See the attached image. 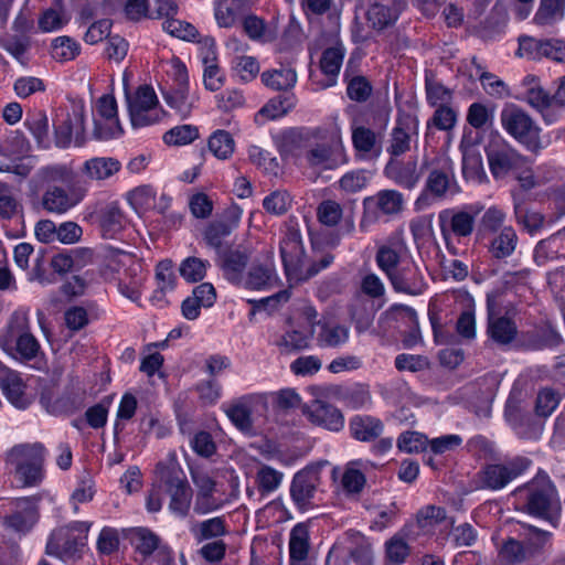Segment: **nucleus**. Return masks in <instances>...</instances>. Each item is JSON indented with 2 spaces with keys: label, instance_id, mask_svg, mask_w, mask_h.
I'll list each match as a JSON object with an SVG mask.
<instances>
[{
  "label": "nucleus",
  "instance_id": "nucleus-22",
  "mask_svg": "<svg viewBox=\"0 0 565 565\" xmlns=\"http://www.w3.org/2000/svg\"><path fill=\"white\" fill-rule=\"evenodd\" d=\"M488 306V329L487 332L491 340L500 345L510 344L518 334L515 322L508 318L495 316L493 312V300L490 296L487 299Z\"/></svg>",
  "mask_w": 565,
  "mask_h": 565
},
{
  "label": "nucleus",
  "instance_id": "nucleus-40",
  "mask_svg": "<svg viewBox=\"0 0 565 565\" xmlns=\"http://www.w3.org/2000/svg\"><path fill=\"white\" fill-rule=\"evenodd\" d=\"M23 205L15 196L12 188L4 182H0V220L11 221L22 216Z\"/></svg>",
  "mask_w": 565,
  "mask_h": 565
},
{
  "label": "nucleus",
  "instance_id": "nucleus-44",
  "mask_svg": "<svg viewBox=\"0 0 565 565\" xmlns=\"http://www.w3.org/2000/svg\"><path fill=\"white\" fill-rule=\"evenodd\" d=\"M565 0H541L534 15L537 25H551L564 17Z\"/></svg>",
  "mask_w": 565,
  "mask_h": 565
},
{
  "label": "nucleus",
  "instance_id": "nucleus-43",
  "mask_svg": "<svg viewBox=\"0 0 565 565\" xmlns=\"http://www.w3.org/2000/svg\"><path fill=\"white\" fill-rule=\"evenodd\" d=\"M276 281L275 269L270 265H253L248 270L245 286L249 289L260 290L273 286Z\"/></svg>",
  "mask_w": 565,
  "mask_h": 565
},
{
  "label": "nucleus",
  "instance_id": "nucleus-54",
  "mask_svg": "<svg viewBox=\"0 0 565 565\" xmlns=\"http://www.w3.org/2000/svg\"><path fill=\"white\" fill-rule=\"evenodd\" d=\"M199 137V130L192 125L177 126L163 135L167 145L183 146L191 143Z\"/></svg>",
  "mask_w": 565,
  "mask_h": 565
},
{
  "label": "nucleus",
  "instance_id": "nucleus-24",
  "mask_svg": "<svg viewBox=\"0 0 565 565\" xmlns=\"http://www.w3.org/2000/svg\"><path fill=\"white\" fill-rule=\"evenodd\" d=\"M399 15L397 0H374L366 11V20L376 31L393 25Z\"/></svg>",
  "mask_w": 565,
  "mask_h": 565
},
{
  "label": "nucleus",
  "instance_id": "nucleus-46",
  "mask_svg": "<svg viewBox=\"0 0 565 565\" xmlns=\"http://www.w3.org/2000/svg\"><path fill=\"white\" fill-rule=\"evenodd\" d=\"M25 126L41 147L49 145V119L43 110L28 113Z\"/></svg>",
  "mask_w": 565,
  "mask_h": 565
},
{
  "label": "nucleus",
  "instance_id": "nucleus-12",
  "mask_svg": "<svg viewBox=\"0 0 565 565\" xmlns=\"http://www.w3.org/2000/svg\"><path fill=\"white\" fill-rule=\"evenodd\" d=\"M303 416L317 427L338 433L344 427V415L337 406L323 401L313 399L301 408Z\"/></svg>",
  "mask_w": 565,
  "mask_h": 565
},
{
  "label": "nucleus",
  "instance_id": "nucleus-13",
  "mask_svg": "<svg viewBox=\"0 0 565 565\" xmlns=\"http://www.w3.org/2000/svg\"><path fill=\"white\" fill-rule=\"evenodd\" d=\"M419 121L416 115L409 113L398 114L392 129L386 151L392 158H397L411 150L413 138H417Z\"/></svg>",
  "mask_w": 565,
  "mask_h": 565
},
{
  "label": "nucleus",
  "instance_id": "nucleus-47",
  "mask_svg": "<svg viewBox=\"0 0 565 565\" xmlns=\"http://www.w3.org/2000/svg\"><path fill=\"white\" fill-rule=\"evenodd\" d=\"M210 151L218 159L225 160L234 152L235 141L226 130H216L209 138Z\"/></svg>",
  "mask_w": 565,
  "mask_h": 565
},
{
  "label": "nucleus",
  "instance_id": "nucleus-16",
  "mask_svg": "<svg viewBox=\"0 0 565 565\" xmlns=\"http://www.w3.org/2000/svg\"><path fill=\"white\" fill-rule=\"evenodd\" d=\"M388 280L396 292L411 296L422 295L427 288L420 268L413 260L402 263L398 269L388 277Z\"/></svg>",
  "mask_w": 565,
  "mask_h": 565
},
{
  "label": "nucleus",
  "instance_id": "nucleus-55",
  "mask_svg": "<svg viewBox=\"0 0 565 565\" xmlns=\"http://www.w3.org/2000/svg\"><path fill=\"white\" fill-rule=\"evenodd\" d=\"M558 257V237L556 236L540 241L534 248L533 258L539 266H544L547 262Z\"/></svg>",
  "mask_w": 565,
  "mask_h": 565
},
{
  "label": "nucleus",
  "instance_id": "nucleus-31",
  "mask_svg": "<svg viewBox=\"0 0 565 565\" xmlns=\"http://www.w3.org/2000/svg\"><path fill=\"white\" fill-rule=\"evenodd\" d=\"M519 238L513 227H502L500 233L490 241L488 252L494 259H505L514 253Z\"/></svg>",
  "mask_w": 565,
  "mask_h": 565
},
{
  "label": "nucleus",
  "instance_id": "nucleus-2",
  "mask_svg": "<svg viewBox=\"0 0 565 565\" xmlns=\"http://www.w3.org/2000/svg\"><path fill=\"white\" fill-rule=\"evenodd\" d=\"M513 493L519 498L521 511L556 526L559 503L556 488L548 476L539 473L527 483L516 488Z\"/></svg>",
  "mask_w": 565,
  "mask_h": 565
},
{
  "label": "nucleus",
  "instance_id": "nucleus-3",
  "mask_svg": "<svg viewBox=\"0 0 565 565\" xmlns=\"http://www.w3.org/2000/svg\"><path fill=\"white\" fill-rule=\"evenodd\" d=\"M89 525L85 522H73L66 526L55 529L46 543L45 553L63 562L81 557L86 545Z\"/></svg>",
  "mask_w": 565,
  "mask_h": 565
},
{
  "label": "nucleus",
  "instance_id": "nucleus-9",
  "mask_svg": "<svg viewBox=\"0 0 565 565\" xmlns=\"http://www.w3.org/2000/svg\"><path fill=\"white\" fill-rule=\"evenodd\" d=\"M87 191V184H73L66 189L51 184L45 189L41 203L45 211L63 214L77 205L85 198Z\"/></svg>",
  "mask_w": 565,
  "mask_h": 565
},
{
  "label": "nucleus",
  "instance_id": "nucleus-48",
  "mask_svg": "<svg viewBox=\"0 0 565 565\" xmlns=\"http://www.w3.org/2000/svg\"><path fill=\"white\" fill-rule=\"evenodd\" d=\"M349 339V329L341 324L323 323L321 326L318 341L324 347H339Z\"/></svg>",
  "mask_w": 565,
  "mask_h": 565
},
{
  "label": "nucleus",
  "instance_id": "nucleus-33",
  "mask_svg": "<svg viewBox=\"0 0 565 565\" xmlns=\"http://www.w3.org/2000/svg\"><path fill=\"white\" fill-rule=\"evenodd\" d=\"M10 337L14 340L15 350L22 360L30 361L36 358L40 343L24 326H10Z\"/></svg>",
  "mask_w": 565,
  "mask_h": 565
},
{
  "label": "nucleus",
  "instance_id": "nucleus-58",
  "mask_svg": "<svg viewBox=\"0 0 565 565\" xmlns=\"http://www.w3.org/2000/svg\"><path fill=\"white\" fill-rule=\"evenodd\" d=\"M492 110L481 103H473L467 111V121L475 129H484L492 125Z\"/></svg>",
  "mask_w": 565,
  "mask_h": 565
},
{
  "label": "nucleus",
  "instance_id": "nucleus-45",
  "mask_svg": "<svg viewBox=\"0 0 565 565\" xmlns=\"http://www.w3.org/2000/svg\"><path fill=\"white\" fill-rule=\"evenodd\" d=\"M297 99L294 93L287 92L271 98L260 110L259 115L269 119L285 116L296 106Z\"/></svg>",
  "mask_w": 565,
  "mask_h": 565
},
{
  "label": "nucleus",
  "instance_id": "nucleus-36",
  "mask_svg": "<svg viewBox=\"0 0 565 565\" xmlns=\"http://www.w3.org/2000/svg\"><path fill=\"white\" fill-rule=\"evenodd\" d=\"M348 539L353 546L349 550V557L356 565H373L374 554L372 543L360 532H347Z\"/></svg>",
  "mask_w": 565,
  "mask_h": 565
},
{
  "label": "nucleus",
  "instance_id": "nucleus-30",
  "mask_svg": "<svg viewBox=\"0 0 565 565\" xmlns=\"http://www.w3.org/2000/svg\"><path fill=\"white\" fill-rule=\"evenodd\" d=\"M249 260V253L241 249H230L222 255L221 267L224 276L233 284L242 281L243 271Z\"/></svg>",
  "mask_w": 565,
  "mask_h": 565
},
{
  "label": "nucleus",
  "instance_id": "nucleus-56",
  "mask_svg": "<svg viewBox=\"0 0 565 565\" xmlns=\"http://www.w3.org/2000/svg\"><path fill=\"white\" fill-rule=\"evenodd\" d=\"M500 555L510 564H521L531 557L524 543L511 537L503 543Z\"/></svg>",
  "mask_w": 565,
  "mask_h": 565
},
{
  "label": "nucleus",
  "instance_id": "nucleus-8",
  "mask_svg": "<svg viewBox=\"0 0 565 565\" xmlns=\"http://www.w3.org/2000/svg\"><path fill=\"white\" fill-rule=\"evenodd\" d=\"M486 154L490 171L495 179H501L509 172L522 170L526 166V159L501 137L489 141Z\"/></svg>",
  "mask_w": 565,
  "mask_h": 565
},
{
  "label": "nucleus",
  "instance_id": "nucleus-61",
  "mask_svg": "<svg viewBox=\"0 0 565 565\" xmlns=\"http://www.w3.org/2000/svg\"><path fill=\"white\" fill-rule=\"evenodd\" d=\"M226 415L241 431L249 433L253 428L252 412L244 404H235L226 409Z\"/></svg>",
  "mask_w": 565,
  "mask_h": 565
},
{
  "label": "nucleus",
  "instance_id": "nucleus-29",
  "mask_svg": "<svg viewBox=\"0 0 565 565\" xmlns=\"http://www.w3.org/2000/svg\"><path fill=\"white\" fill-rule=\"evenodd\" d=\"M524 84L527 86L525 90L526 102L536 110H539L546 124H552L548 114L545 113L548 108L554 107L553 96H550L541 86L537 85L535 76H526Z\"/></svg>",
  "mask_w": 565,
  "mask_h": 565
},
{
  "label": "nucleus",
  "instance_id": "nucleus-26",
  "mask_svg": "<svg viewBox=\"0 0 565 565\" xmlns=\"http://www.w3.org/2000/svg\"><path fill=\"white\" fill-rule=\"evenodd\" d=\"M404 195L397 190L385 189L379 191L373 196H367L363 200L364 207L372 204L377 211L386 216H395L404 210Z\"/></svg>",
  "mask_w": 565,
  "mask_h": 565
},
{
  "label": "nucleus",
  "instance_id": "nucleus-41",
  "mask_svg": "<svg viewBox=\"0 0 565 565\" xmlns=\"http://www.w3.org/2000/svg\"><path fill=\"white\" fill-rule=\"evenodd\" d=\"M263 83L275 90L289 92L297 82V74L291 68L267 71L262 74Z\"/></svg>",
  "mask_w": 565,
  "mask_h": 565
},
{
  "label": "nucleus",
  "instance_id": "nucleus-14",
  "mask_svg": "<svg viewBox=\"0 0 565 565\" xmlns=\"http://www.w3.org/2000/svg\"><path fill=\"white\" fill-rule=\"evenodd\" d=\"M458 191L459 188L457 186L451 171L433 169L428 173L424 190L417 198L415 205L419 210L429 203V198L441 201L446 199L448 194L454 195L458 193Z\"/></svg>",
  "mask_w": 565,
  "mask_h": 565
},
{
  "label": "nucleus",
  "instance_id": "nucleus-28",
  "mask_svg": "<svg viewBox=\"0 0 565 565\" xmlns=\"http://www.w3.org/2000/svg\"><path fill=\"white\" fill-rule=\"evenodd\" d=\"M97 218L104 237L111 238L124 228L125 215L117 202L103 206Z\"/></svg>",
  "mask_w": 565,
  "mask_h": 565
},
{
  "label": "nucleus",
  "instance_id": "nucleus-32",
  "mask_svg": "<svg viewBox=\"0 0 565 565\" xmlns=\"http://www.w3.org/2000/svg\"><path fill=\"white\" fill-rule=\"evenodd\" d=\"M191 533L198 542L218 540L228 533L226 519L222 515L196 522L192 525Z\"/></svg>",
  "mask_w": 565,
  "mask_h": 565
},
{
  "label": "nucleus",
  "instance_id": "nucleus-6",
  "mask_svg": "<svg viewBox=\"0 0 565 565\" xmlns=\"http://www.w3.org/2000/svg\"><path fill=\"white\" fill-rule=\"evenodd\" d=\"M531 465V459L523 456H516L500 463L486 465L477 475L479 488L501 490L522 476Z\"/></svg>",
  "mask_w": 565,
  "mask_h": 565
},
{
  "label": "nucleus",
  "instance_id": "nucleus-60",
  "mask_svg": "<svg viewBox=\"0 0 565 565\" xmlns=\"http://www.w3.org/2000/svg\"><path fill=\"white\" fill-rule=\"evenodd\" d=\"M539 55L552 58L555 62L565 63V41L546 40L534 42Z\"/></svg>",
  "mask_w": 565,
  "mask_h": 565
},
{
  "label": "nucleus",
  "instance_id": "nucleus-35",
  "mask_svg": "<svg viewBox=\"0 0 565 565\" xmlns=\"http://www.w3.org/2000/svg\"><path fill=\"white\" fill-rule=\"evenodd\" d=\"M6 397L18 408H25L30 401L24 393V384L17 373L9 372L0 379Z\"/></svg>",
  "mask_w": 565,
  "mask_h": 565
},
{
  "label": "nucleus",
  "instance_id": "nucleus-64",
  "mask_svg": "<svg viewBox=\"0 0 565 565\" xmlns=\"http://www.w3.org/2000/svg\"><path fill=\"white\" fill-rule=\"evenodd\" d=\"M504 415L507 420L515 429L524 424H527L530 420V414L523 411L520 399L516 398L513 394H511L507 401Z\"/></svg>",
  "mask_w": 565,
  "mask_h": 565
},
{
  "label": "nucleus",
  "instance_id": "nucleus-23",
  "mask_svg": "<svg viewBox=\"0 0 565 565\" xmlns=\"http://www.w3.org/2000/svg\"><path fill=\"white\" fill-rule=\"evenodd\" d=\"M384 174L397 185L412 190L420 180L415 160L402 161L391 158L384 168Z\"/></svg>",
  "mask_w": 565,
  "mask_h": 565
},
{
  "label": "nucleus",
  "instance_id": "nucleus-10",
  "mask_svg": "<svg viewBox=\"0 0 565 565\" xmlns=\"http://www.w3.org/2000/svg\"><path fill=\"white\" fill-rule=\"evenodd\" d=\"M481 209L475 212L466 210L445 209L438 213V223L440 233L445 242L448 244L451 236L457 238L469 237L476 226V216Z\"/></svg>",
  "mask_w": 565,
  "mask_h": 565
},
{
  "label": "nucleus",
  "instance_id": "nucleus-37",
  "mask_svg": "<svg viewBox=\"0 0 565 565\" xmlns=\"http://www.w3.org/2000/svg\"><path fill=\"white\" fill-rule=\"evenodd\" d=\"M309 550V527L306 523H298L290 531L289 559L306 561Z\"/></svg>",
  "mask_w": 565,
  "mask_h": 565
},
{
  "label": "nucleus",
  "instance_id": "nucleus-49",
  "mask_svg": "<svg viewBox=\"0 0 565 565\" xmlns=\"http://www.w3.org/2000/svg\"><path fill=\"white\" fill-rule=\"evenodd\" d=\"M81 53L79 44L70 36H58L52 42V56L58 62L74 60Z\"/></svg>",
  "mask_w": 565,
  "mask_h": 565
},
{
  "label": "nucleus",
  "instance_id": "nucleus-38",
  "mask_svg": "<svg viewBox=\"0 0 565 565\" xmlns=\"http://www.w3.org/2000/svg\"><path fill=\"white\" fill-rule=\"evenodd\" d=\"M41 180L49 185L62 183L66 186L73 184H86V181L81 180L76 173L65 164L47 166L40 170Z\"/></svg>",
  "mask_w": 565,
  "mask_h": 565
},
{
  "label": "nucleus",
  "instance_id": "nucleus-5",
  "mask_svg": "<svg viewBox=\"0 0 565 565\" xmlns=\"http://www.w3.org/2000/svg\"><path fill=\"white\" fill-rule=\"evenodd\" d=\"M45 448L42 444L14 446L9 452V460L15 466V475L24 487L38 486L43 477Z\"/></svg>",
  "mask_w": 565,
  "mask_h": 565
},
{
  "label": "nucleus",
  "instance_id": "nucleus-62",
  "mask_svg": "<svg viewBox=\"0 0 565 565\" xmlns=\"http://www.w3.org/2000/svg\"><path fill=\"white\" fill-rule=\"evenodd\" d=\"M162 28L169 34L185 41H192L199 35L198 30L191 23L174 18L166 19Z\"/></svg>",
  "mask_w": 565,
  "mask_h": 565
},
{
  "label": "nucleus",
  "instance_id": "nucleus-15",
  "mask_svg": "<svg viewBox=\"0 0 565 565\" xmlns=\"http://www.w3.org/2000/svg\"><path fill=\"white\" fill-rule=\"evenodd\" d=\"M54 128L56 145L61 148L71 143L74 134L77 138L83 137L85 131L84 106L75 105L71 111L60 109L55 117Z\"/></svg>",
  "mask_w": 565,
  "mask_h": 565
},
{
  "label": "nucleus",
  "instance_id": "nucleus-7",
  "mask_svg": "<svg viewBox=\"0 0 565 565\" xmlns=\"http://www.w3.org/2000/svg\"><path fill=\"white\" fill-rule=\"evenodd\" d=\"M126 100L134 128L156 124L163 115L156 92L149 85L139 86L134 94L126 89Z\"/></svg>",
  "mask_w": 565,
  "mask_h": 565
},
{
  "label": "nucleus",
  "instance_id": "nucleus-1",
  "mask_svg": "<svg viewBox=\"0 0 565 565\" xmlns=\"http://www.w3.org/2000/svg\"><path fill=\"white\" fill-rule=\"evenodd\" d=\"M286 276L289 280L305 281L329 267L334 256L327 253L319 260L307 263L299 228L289 225L279 245Z\"/></svg>",
  "mask_w": 565,
  "mask_h": 565
},
{
  "label": "nucleus",
  "instance_id": "nucleus-51",
  "mask_svg": "<svg viewBox=\"0 0 565 565\" xmlns=\"http://www.w3.org/2000/svg\"><path fill=\"white\" fill-rule=\"evenodd\" d=\"M343 217V209L334 200H323L317 207L318 221L328 227L337 226Z\"/></svg>",
  "mask_w": 565,
  "mask_h": 565
},
{
  "label": "nucleus",
  "instance_id": "nucleus-4",
  "mask_svg": "<svg viewBox=\"0 0 565 565\" xmlns=\"http://www.w3.org/2000/svg\"><path fill=\"white\" fill-rule=\"evenodd\" d=\"M500 121L508 135L531 151L539 152L543 148L540 138L541 128L521 107L514 104L507 105L501 110Z\"/></svg>",
  "mask_w": 565,
  "mask_h": 565
},
{
  "label": "nucleus",
  "instance_id": "nucleus-59",
  "mask_svg": "<svg viewBox=\"0 0 565 565\" xmlns=\"http://www.w3.org/2000/svg\"><path fill=\"white\" fill-rule=\"evenodd\" d=\"M282 477V472L269 466H263L256 477L259 491L262 493L275 491L280 486Z\"/></svg>",
  "mask_w": 565,
  "mask_h": 565
},
{
  "label": "nucleus",
  "instance_id": "nucleus-17",
  "mask_svg": "<svg viewBox=\"0 0 565 565\" xmlns=\"http://www.w3.org/2000/svg\"><path fill=\"white\" fill-rule=\"evenodd\" d=\"M153 473V487H158L159 490L166 491L189 483L174 451L169 452L166 459L156 465Z\"/></svg>",
  "mask_w": 565,
  "mask_h": 565
},
{
  "label": "nucleus",
  "instance_id": "nucleus-42",
  "mask_svg": "<svg viewBox=\"0 0 565 565\" xmlns=\"http://www.w3.org/2000/svg\"><path fill=\"white\" fill-rule=\"evenodd\" d=\"M344 54L345 50L342 44L328 47L322 52L320 58V68L326 75L331 77L330 85L335 83V77L340 72Z\"/></svg>",
  "mask_w": 565,
  "mask_h": 565
},
{
  "label": "nucleus",
  "instance_id": "nucleus-63",
  "mask_svg": "<svg viewBox=\"0 0 565 565\" xmlns=\"http://www.w3.org/2000/svg\"><path fill=\"white\" fill-rule=\"evenodd\" d=\"M264 209L271 214H285L291 206V199L286 191H274L263 201Z\"/></svg>",
  "mask_w": 565,
  "mask_h": 565
},
{
  "label": "nucleus",
  "instance_id": "nucleus-19",
  "mask_svg": "<svg viewBox=\"0 0 565 565\" xmlns=\"http://www.w3.org/2000/svg\"><path fill=\"white\" fill-rule=\"evenodd\" d=\"M96 109L98 115L108 124L103 127L95 120L94 136L99 140L114 138L122 132L117 116V102L113 95H103L98 98Z\"/></svg>",
  "mask_w": 565,
  "mask_h": 565
},
{
  "label": "nucleus",
  "instance_id": "nucleus-50",
  "mask_svg": "<svg viewBox=\"0 0 565 565\" xmlns=\"http://www.w3.org/2000/svg\"><path fill=\"white\" fill-rule=\"evenodd\" d=\"M209 266V260L190 256L182 260L179 273L186 281L198 282L205 277Z\"/></svg>",
  "mask_w": 565,
  "mask_h": 565
},
{
  "label": "nucleus",
  "instance_id": "nucleus-57",
  "mask_svg": "<svg viewBox=\"0 0 565 565\" xmlns=\"http://www.w3.org/2000/svg\"><path fill=\"white\" fill-rule=\"evenodd\" d=\"M375 260L377 266L382 271L385 273L387 278L401 266V256L398 252L386 245H383L377 249Z\"/></svg>",
  "mask_w": 565,
  "mask_h": 565
},
{
  "label": "nucleus",
  "instance_id": "nucleus-20",
  "mask_svg": "<svg viewBox=\"0 0 565 565\" xmlns=\"http://www.w3.org/2000/svg\"><path fill=\"white\" fill-rule=\"evenodd\" d=\"M306 159L310 167L323 170H333L347 162V156L340 142L334 145L317 143L307 151Z\"/></svg>",
  "mask_w": 565,
  "mask_h": 565
},
{
  "label": "nucleus",
  "instance_id": "nucleus-21",
  "mask_svg": "<svg viewBox=\"0 0 565 565\" xmlns=\"http://www.w3.org/2000/svg\"><path fill=\"white\" fill-rule=\"evenodd\" d=\"M315 330L312 328H296L291 320H288V328L277 337L274 344L282 355H290L306 350L310 347Z\"/></svg>",
  "mask_w": 565,
  "mask_h": 565
},
{
  "label": "nucleus",
  "instance_id": "nucleus-53",
  "mask_svg": "<svg viewBox=\"0 0 565 565\" xmlns=\"http://www.w3.org/2000/svg\"><path fill=\"white\" fill-rule=\"evenodd\" d=\"M372 92V84L365 76L356 75L347 79V94L351 100L364 103L370 98Z\"/></svg>",
  "mask_w": 565,
  "mask_h": 565
},
{
  "label": "nucleus",
  "instance_id": "nucleus-39",
  "mask_svg": "<svg viewBox=\"0 0 565 565\" xmlns=\"http://www.w3.org/2000/svg\"><path fill=\"white\" fill-rule=\"evenodd\" d=\"M170 500H169V510L172 514L185 518L191 508V502L193 498V490L190 483H185L180 486L179 488H172L164 491Z\"/></svg>",
  "mask_w": 565,
  "mask_h": 565
},
{
  "label": "nucleus",
  "instance_id": "nucleus-34",
  "mask_svg": "<svg viewBox=\"0 0 565 565\" xmlns=\"http://www.w3.org/2000/svg\"><path fill=\"white\" fill-rule=\"evenodd\" d=\"M129 540L135 551L139 553L143 559L151 556L154 551L157 553L163 546H160V537L146 527H138L130 531Z\"/></svg>",
  "mask_w": 565,
  "mask_h": 565
},
{
  "label": "nucleus",
  "instance_id": "nucleus-52",
  "mask_svg": "<svg viewBox=\"0 0 565 565\" xmlns=\"http://www.w3.org/2000/svg\"><path fill=\"white\" fill-rule=\"evenodd\" d=\"M369 178L365 170H352L343 174L338 181V188L344 194H354L367 185Z\"/></svg>",
  "mask_w": 565,
  "mask_h": 565
},
{
  "label": "nucleus",
  "instance_id": "nucleus-27",
  "mask_svg": "<svg viewBox=\"0 0 565 565\" xmlns=\"http://www.w3.org/2000/svg\"><path fill=\"white\" fill-rule=\"evenodd\" d=\"M121 169V163L111 157H94L86 160L81 172L90 181H104Z\"/></svg>",
  "mask_w": 565,
  "mask_h": 565
},
{
  "label": "nucleus",
  "instance_id": "nucleus-18",
  "mask_svg": "<svg viewBox=\"0 0 565 565\" xmlns=\"http://www.w3.org/2000/svg\"><path fill=\"white\" fill-rule=\"evenodd\" d=\"M15 510L4 518L3 524L8 530L19 534L28 533L39 519V510L30 498H19L14 501Z\"/></svg>",
  "mask_w": 565,
  "mask_h": 565
},
{
  "label": "nucleus",
  "instance_id": "nucleus-25",
  "mask_svg": "<svg viewBox=\"0 0 565 565\" xmlns=\"http://www.w3.org/2000/svg\"><path fill=\"white\" fill-rule=\"evenodd\" d=\"M383 430V422L371 415H354L349 420L350 435L359 441H374L382 435Z\"/></svg>",
  "mask_w": 565,
  "mask_h": 565
},
{
  "label": "nucleus",
  "instance_id": "nucleus-11",
  "mask_svg": "<svg viewBox=\"0 0 565 565\" xmlns=\"http://www.w3.org/2000/svg\"><path fill=\"white\" fill-rule=\"evenodd\" d=\"M320 466H308L298 471L290 484V497L299 510L311 508L312 500L321 483Z\"/></svg>",
  "mask_w": 565,
  "mask_h": 565
}]
</instances>
